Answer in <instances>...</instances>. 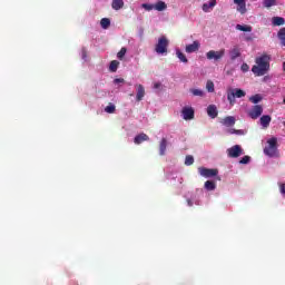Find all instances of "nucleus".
Here are the masks:
<instances>
[{
    "label": "nucleus",
    "mask_w": 285,
    "mask_h": 285,
    "mask_svg": "<svg viewBox=\"0 0 285 285\" xmlns=\"http://www.w3.org/2000/svg\"><path fill=\"white\" fill-rule=\"evenodd\" d=\"M255 63L256 65L252 67V72H254L256 77H264V75L271 70V56L264 53L255 59Z\"/></svg>",
    "instance_id": "obj_1"
},
{
    "label": "nucleus",
    "mask_w": 285,
    "mask_h": 285,
    "mask_svg": "<svg viewBox=\"0 0 285 285\" xmlns=\"http://www.w3.org/2000/svg\"><path fill=\"white\" fill-rule=\"evenodd\" d=\"M267 157H279V150L277 149V139L275 137L267 140V146L264 148Z\"/></svg>",
    "instance_id": "obj_2"
},
{
    "label": "nucleus",
    "mask_w": 285,
    "mask_h": 285,
    "mask_svg": "<svg viewBox=\"0 0 285 285\" xmlns=\"http://www.w3.org/2000/svg\"><path fill=\"white\" fill-rule=\"evenodd\" d=\"M168 38H166V36L160 37L155 47L157 55H166V52H168Z\"/></svg>",
    "instance_id": "obj_3"
},
{
    "label": "nucleus",
    "mask_w": 285,
    "mask_h": 285,
    "mask_svg": "<svg viewBox=\"0 0 285 285\" xmlns=\"http://www.w3.org/2000/svg\"><path fill=\"white\" fill-rule=\"evenodd\" d=\"M242 97H246V91L242 89H232L227 92V100L229 101L230 106H235V98L242 99Z\"/></svg>",
    "instance_id": "obj_4"
},
{
    "label": "nucleus",
    "mask_w": 285,
    "mask_h": 285,
    "mask_svg": "<svg viewBox=\"0 0 285 285\" xmlns=\"http://www.w3.org/2000/svg\"><path fill=\"white\" fill-rule=\"evenodd\" d=\"M198 173L202 177H206L207 179L210 177H217V175H219L218 169H208L206 167H199Z\"/></svg>",
    "instance_id": "obj_5"
},
{
    "label": "nucleus",
    "mask_w": 285,
    "mask_h": 285,
    "mask_svg": "<svg viewBox=\"0 0 285 285\" xmlns=\"http://www.w3.org/2000/svg\"><path fill=\"white\" fill-rule=\"evenodd\" d=\"M226 55V50L222 49L219 51L210 50L206 53V57L209 61H219Z\"/></svg>",
    "instance_id": "obj_6"
},
{
    "label": "nucleus",
    "mask_w": 285,
    "mask_h": 285,
    "mask_svg": "<svg viewBox=\"0 0 285 285\" xmlns=\"http://www.w3.org/2000/svg\"><path fill=\"white\" fill-rule=\"evenodd\" d=\"M262 112H264V107H262V105H255L248 111V117H250V119H259V117H262Z\"/></svg>",
    "instance_id": "obj_7"
},
{
    "label": "nucleus",
    "mask_w": 285,
    "mask_h": 285,
    "mask_svg": "<svg viewBox=\"0 0 285 285\" xmlns=\"http://www.w3.org/2000/svg\"><path fill=\"white\" fill-rule=\"evenodd\" d=\"M228 157H232V159H237L242 155V146L235 145L232 148L227 149Z\"/></svg>",
    "instance_id": "obj_8"
},
{
    "label": "nucleus",
    "mask_w": 285,
    "mask_h": 285,
    "mask_svg": "<svg viewBox=\"0 0 285 285\" xmlns=\"http://www.w3.org/2000/svg\"><path fill=\"white\" fill-rule=\"evenodd\" d=\"M181 115L185 121H190V119H195V109L191 107H185L181 110Z\"/></svg>",
    "instance_id": "obj_9"
},
{
    "label": "nucleus",
    "mask_w": 285,
    "mask_h": 285,
    "mask_svg": "<svg viewBox=\"0 0 285 285\" xmlns=\"http://www.w3.org/2000/svg\"><path fill=\"white\" fill-rule=\"evenodd\" d=\"M136 101H142L144 97H146V89L142 85H136Z\"/></svg>",
    "instance_id": "obj_10"
},
{
    "label": "nucleus",
    "mask_w": 285,
    "mask_h": 285,
    "mask_svg": "<svg viewBox=\"0 0 285 285\" xmlns=\"http://www.w3.org/2000/svg\"><path fill=\"white\" fill-rule=\"evenodd\" d=\"M199 41L195 40L191 45L186 46L185 52H187L188 55L197 52V50H199Z\"/></svg>",
    "instance_id": "obj_11"
},
{
    "label": "nucleus",
    "mask_w": 285,
    "mask_h": 285,
    "mask_svg": "<svg viewBox=\"0 0 285 285\" xmlns=\"http://www.w3.org/2000/svg\"><path fill=\"white\" fill-rule=\"evenodd\" d=\"M144 141H150V137L146 134H139L134 138V142L139 146V144H144Z\"/></svg>",
    "instance_id": "obj_12"
},
{
    "label": "nucleus",
    "mask_w": 285,
    "mask_h": 285,
    "mask_svg": "<svg viewBox=\"0 0 285 285\" xmlns=\"http://www.w3.org/2000/svg\"><path fill=\"white\" fill-rule=\"evenodd\" d=\"M207 115L208 117H210L212 119L217 118L218 111H217V106L215 105H209L207 107Z\"/></svg>",
    "instance_id": "obj_13"
},
{
    "label": "nucleus",
    "mask_w": 285,
    "mask_h": 285,
    "mask_svg": "<svg viewBox=\"0 0 285 285\" xmlns=\"http://www.w3.org/2000/svg\"><path fill=\"white\" fill-rule=\"evenodd\" d=\"M272 120H273V118L271 116L264 115L259 119L261 126H263V128H268L271 126Z\"/></svg>",
    "instance_id": "obj_14"
},
{
    "label": "nucleus",
    "mask_w": 285,
    "mask_h": 285,
    "mask_svg": "<svg viewBox=\"0 0 285 285\" xmlns=\"http://www.w3.org/2000/svg\"><path fill=\"white\" fill-rule=\"evenodd\" d=\"M217 6V0H210L208 3L203 4V12H210Z\"/></svg>",
    "instance_id": "obj_15"
},
{
    "label": "nucleus",
    "mask_w": 285,
    "mask_h": 285,
    "mask_svg": "<svg viewBox=\"0 0 285 285\" xmlns=\"http://www.w3.org/2000/svg\"><path fill=\"white\" fill-rule=\"evenodd\" d=\"M230 59L232 61H235V59L242 57V50L239 49V47H234L230 51Z\"/></svg>",
    "instance_id": "obj_16"
},
{
    "label": "nucleus",
    "mask_w": 285,
    "mask_h": 285,
    "mask_svg": "<svg viewBox=\"0 0 285 285\" xmlns=\"http://www.w3.org/2000/svg\"><path fill=\"white\" fill-rule=\"evenodd\" d=\"M223 126H226L227 128H230V126H235V117L227 116L222 121Z\"/></svg>",
    "instance_id": "obj_17"
},
{
    "label": "nucleus",
    "mask_w": 285,
    "mask_h": 285,
    "mask_svg": "<svg viewBox=\"0 0 285 285\" xmlns=\"http://www.w3.org/2000/svg\"><path fill=\"white\" fill-rule=\"evenodd\" d=\"M168 146V140L166 138H163L159 144V155L164 157L166 155V148Z\"/></svg>",
    "instance_id": "obj_18"
},
{
    "label": "nucleus",
    "mask_w": 285,
    "mask_h": 285,
    "mask_svg": "<svg viewBox=\"0 0 285 285\" xmlns=\"http://www.w3.org/2000/svg\"><path fill=\"white\" fill-rule=\"evenodd\" d=\"M168 6L164 1H158L154 4V10H157L158 12H164Z\"/></svg>",
    "instance_id": "obj_19"
},
{
    "label": "nucleus",
    "mask_w": 285,
    "mask_h": 285,
    "mask_svg": "<svg viewBox=\"0 0 285 285\" xmlns=\"http://www.w3.org/2000/svg\"><path fill=\"white\" fill-rule=\"evenodd\" d=\"M111 8L112 10H121L124 8V0H112Z\"/></svg>",
    "instance_id": "obj_20"
},
{
    "label": "nucleus",
    "mask_w": 285,
    "mask_h": 285,
    "mask_svg": "<svg viewBox=\"0 0 285 285\" xmlns=\"http://www.w3.org/2000/svg\"><path fill=\"white\" fill-rule=\"evenodd\" d=\"M272 24L273 26H285V19L283 17H273Z\"/></svg>",
    "instance_id": "obj_21"
},
{
    "label": "nucleus",
    "mask_w": 285,
    "mask_h": 285,
    "mask_svg": "<svg viewBox=\"0 0 285 285\" xmlns=\"http://www.w3.org/2000/svg\"><path fill=\"white\" fill-rule=\"evenodd\" d=\"M277 38L281 41V46L285 47V27L281 28L277 32Z\"/></svg>",
    "instance_id": "obj_22"
},
{
    "label": "nucleus",
    "mask_w": 285,
    "mask_h": 285,
    "mask_svg": "<svg viewBox=\"0 0 285 285\" xmlns=\"http://www.w3.org/2000/svg\"><path fill=\"white\" fill-rule=\"evenodd\" d=\"M205 190H215L217 188V185L213 180H206L204 185Z\"/></svg>",
    "instance_id": "obj_23"
},
{
    "label": "nucleus",
    "mask_w": 285,
    "mask_h": 285,
    "mask_svg": "<svg viewBox=\"0 0 285 285\" xmlns=\"http://www.w3.org/2000/svg\"><path fill=\"white\" fill-rule=\"evenodd\" d=\"M236 30H240V32H253V27L247 24H237Z\"/></svg>",
    "instance_id": "obj_24"
},
{
    "label": "nucleus",
    "mask_w": 285,
    "mask_h": 285,
    "mask_svg": "<svg viewBox=\"0 0 285 285\" xmlns=\"http://www.w3.org/2000/svg\"><path fill=\"white\" fill-rule=\"evenodd\" d=\"M100 26H101V28H104V30H108V28H110V19L102 18L100 20Z\"/></svg>",
    "instance_id": "obj_25"
},
{
    "label": "nucleus",
    "mask_w": 285,
    "mask_h": 285,
    "mask_svg": "<svg viewBox=\"0 0 285 285\" xmlns=\"http://www.w3.org/2000/svg\"><path fill=\"white\" fill-rule=\"evenodd\" d=\"M176 55L179 61H181L183 63H188V58H186V55L184 52H181L180 50H177Z\"/></svg>",
    "instance_id": "obj_26"
},
{
    "label": "nucleus",
    "mask_w": 285,
    "mask_h": 285,
    "mask_svg": "<svg viewBox=\"0 0 285 285\" xmlns=\"http://www.w3.org/2000/svg\"><path fill=\"white\" fill-rule=\"evenodd\" d=\"M264 8H273V6H277V0H264Z\"/></svg>",
    "instance_id": "obj_27"
},
{
    "label": "nucleus",
    "mask_w": 285,
    "mask_h": 285,
    "mask_svg": "<svg viewBox=\"0 0 285 285\" xmlns=\"http://www.w3.org/2000/svg\"><path fill=\"white\" fill-rule=\"evenodd\" d=\"M119 68V61L112 60L109 66L110 72H117V69Z\"/></svg>",
    "instance_id": "obj_28"
},
{
    "label": "nucleus",
    "mask_w": 285,
    "mask_h": 285,
    "mask_svg": "<svg viewBox=\"0 0 285 285\" xmlns=\"http://www.w3.org/2000/svg\"><path fill=\"white\" fill-rule=\"evenodd\" d=\"M262 99H263L262 95H259V94H256V95L249 97V101L252 104H259V101H262Z\"/></svg>",
    "instance_id": "obj_29"
},
{
    "label": "nucleus",
    "mask_w": 285,
    "mask_h": 285,
    "mask_svg": "<svg viewBox=\"0 0 285 285\" xmlns=\"http://www.w3.org/2000/svg\"><path fill=\"white\" fill-rule=\"evenodd\" d=\"M115 110H117V107H116L114 104H109V105L105 108V112H108V115L115 114Z\"/></svg>",
    "instance_id": "obj_30"
},
{
    "label": "nucleus",
    "mask_w": 285,
    "mask_h": 285,
    "mask_svg": "<svg viewBox=\"0 0 285 285\" xmlns=\"http://www.w3.org/2000/svg\"><path fill=\"white\" fill-rule=\"evenodd\" d=\"M193 164H195V158L190 155L186 156L185 166H193Z\"/></svg>",
    "instance_id": "obj_31"
},
{
    "label": "nucleus",
    "mask_w": 285,
    "mask_h": 285,
    "mask_svg": "<svg viewBox=\"0 0 285 285\" xmlns=\"http://www.w3.org/2000/svg\"><path fill=\"white\" fill-rule=\"evenodd\" d=\"M206 90H208L209 92H215V83L212 80L207 81Z\"/></svg>",
    "instance_id": "obj_32"
},
{
    "label": "nucleus",
    "mask_w": 285,
    "mask_h": 285,
    "mask_svg": "<svg viewBox=\"0 0 285 285\" xmlns=\"http://www.w3.org/2000/svg\"><path fill=\"white\" fill-rule=\"evenodd\" d=\"M190 92L194 97H204V91L202 89H190Z\"/></svg>",
    "instance_id": "obj_33"
},
{
    "label": "nucleus",
    "mask_w": 285,
    "mask_h": 285,
    "mask_svg": "<svg viewBox=\"0 0 285 285\" xmlns=\"http://www.w3.org/2000/svg\"><path fill=\"white\" fill-rule=\"evenodd\" d=\"M126 52H128V49H126V47H122L120 51L117 53L118 59H124V57H126Z\"/></svg>",
    "instance_id": "obj_34"
},
{
    "label": "nucleus",
    "mask_w": 285,
    "mask_h": 285,
    "mask_svg": "<svg viewBox=\"0 0 285 285\" xmlns=\"http://www.w3.org/2000/svg\"><path fill=\"white\" fill-rule=\"evenodd\" d=\"M237 11L240 12V14H246V2L237 4Z\"/></svg>",
    "instance_id": "obj_35"
},
{
    "label": "nucleus",
    "mask_w": 285,
    "mask_h": 285,
    "mask_svg": "<svg viewBox=\"0 0 285 285\" xmlns=\"http://www.w3.org/2000/svg\"><path fill=\"white\" fill-rule=\"evenodd\" d=\"M142 8L150 12V10H155V4L142 3Z\"/></svg>",
    "instance_id": "obj_36"
},
{
    "label": "nucleus",
    "mask_w": 285,
    "mask_h": 285,
    "mask_svg": "<svg viewBox=\"0 0 285 285\" xmlns=\"http://www.w3.org/2000/svg\"><path fill=\"white\" fill-rule=\"evenodd\" d=\"M239 164H250V156H244L240 160Z\"/></svg>",
    "instance_id": "obj_37"
},
{
    "label": "nucleus",
    "mask_w": 285,
    "mask_h": 285,
    "mask_svg": "<svg viewBox=\"0 0 285 285\" xmlns=\"http://www.w3.org/2000/svg\"><path fill=\"white\" fill-rule=\"evenodd\" d=\"M229 135H244V131L237 129H229Z\"/></svg>",
    "instance_id": "obj_38"
},
{
    "label": "nucleus",
    "mask_w": 285,
    "mask_h": 285,
    "mask_svg": "<svg viewBox=\"0 0 285 285\" xmlns=\"http://www.w3.org/2000/svg\"><path fill=\"white\" fill-rule=\"evenodd\" d=\"M81 57H82V59H86L88 57V51L86 50V48H82Z\"/></svg>",
    "instance_id": "obj_39"
},
{
    "label": "nucleus",
    "mask_w": 285,
    "mask_h": 285,
    "mask_svg": "<svg viewBox=\"0 0 285 285\" xmlns=\"http://www.w3.org/2000/svg\"><path fill=\"white\" fill-rule=\"evenodd\" d=\"M240 69L243 70V72H248V65L243 63Z\"/></svg>",
    "instance_id": "obj_40"
},
{
    "label": "nucleus",
    "mask_w": 285,
    "mask_h": 285,
    "mask_svg": "<svg viewBox=\"0 0 285 285\" xmlns=\"http://www.w3.org/2000/svg\"><path fill=\"white\" fill-rule=\"evenodd\" d=\"M234 3H236V6H242L243 3H246V0H234Z\"/></svg>",
    "instance_id": "obj_41"
},
{
    "label": "nucleus",
    "mask_w": 285,
    "mask_h": 285,
    "mask_svg": "<svg viewBox=\"0 0 285 285\" xmlns=\"http://www.w3.org/2000/svg\"><path fill=\"white\" fill-rule=\"evenodd\" d=\"M124 78H116L115 80H114V83H124Z\"/></svg>",
    "instance_id": "obj_42"
},
{
    "label": "nucleus",
    "mask_w": 285,
    "mask_h": 285,
    "mask_svg": "<svg viewBox=\"0 0 285 285\" xmlns=\"http://www.w3.org/2000/svg\"><path fill=\"white\" fill-rule=\"evenodd\" d=\"M282 195H285V184L279 185Z\"/></svg>",
    "instance_id": "obj_43"
},
{
    "label": "nucleus",
    "mask_w": 285,
    "mask_h": 285,
    "mask_svg": "<svg viewBox=\"0 0 285 285\" xmlns=\"http://www.w3.org/2000/svg\"><path fill=\"white\" fill-rule=\"evenodd\" d=\"M154 88L157 90L159 88H161V82H155L154 83Z\"/></svg>",
    "instance_id": "obj_44"
},
{
    "label": "nucleus",
    "mask_w": 285,
    "mask_h": 285,
    "mask_svg": "<svg viewBox=\"0 0 285 285\" xmlns=\"http://www.w3.org/2000/svg\"><path fill=\"white\" fill-rule=\"evenodd\" d=\"M283 70H284V72H285V61L283 62Z\"/></svg>",
    "instance_id": "obj_45"
}]
</instances>
